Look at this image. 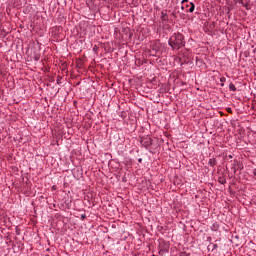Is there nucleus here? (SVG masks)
<instances>
[{"mask_svg": "<svg viewBox=\"0 0 256 256\" xmlns=\"http://www.w3.org/2000/svg\"><path fill=\"white\" fill-rule=\"evenodd\" d=\"M180 256H187V253L181 252V253H180Z\"/></svg>", "mask_w": 256, "mask_h": 256, "instance_id": "21", "label": "nucleus"}, {"mask_svg": "<svg viewBox=\"0 0 256 256\" xmlns=\"http://www.w3.org/2000/svg\"><path fill=\"white\" fill-rule=\"evenodd\" d=\"M189 0H182V5L188 4Z\"/></svg>", "mask_w": 256, "mask_h": 256, "instance_id": "18", "label": "nucleus"}, {"mask_svg": "<svg viewBox=\"0 0 256 256\" xmlns=\"http://www.w3.org/2000/svg\"><path fill=\"white\" fill-rule=\"evenodd\" d=\"M52 191H57V186L53 185L52 186Z\"/></svg>", "mask_w": 256, "mask_h": 256, "instance_id": "19", "label": "nucleus"}, {"mask_svg": "<svg viewBox=\"0 0 256 256\" xmlns=\"http://www.w3.org/2000/svg\"><path fill=\"white\" fill-rule=\"evenodd\" d=\"M150 49L152 51H161V42H159V40H155L150 44Z\"/></svg>", "mask_w": 256, "mask_h": 256, "instance_id": "3", "label": "nucleus"}, {"mask_svg": "<svg viewBox=\"0 0 256 256\" xmlns=\"http://www.w3.org/2000/svg\"><path fill=\"white\" fill-rule=\"evenodd\" d=\"M227 112L228 113H233V110H231V108H227Z\"/></svg>", "mask_w": 256, "mask_h": 256, "instance_id": "20", "label": "nucleus"}, {"mask_svg": "<svg viewBox=\"0 0 256 256\" xmlns=\"http://www.w3.org/2000/svg\"><path fill=\"white\" fill-rule=\"evenodd\" d=\"M214 247H217V244H214Z\"/></svg>", "mask_w": 256, "mask_h": 256, "instance_id": "26", "label": "nucleus"}, {"mask_svg": "<svg viewBox=\"0 0 256 256\" xmlns=\"http://www.w3.org/2000/svg\"><path fill=\"white\" fill-rule=\"evenodd\" d=\"M161 21H169V15H167L165 12H161Z\"/></svg>", "mask_w": 256, "mask_h": 256, "instance_id": "7", "label": "nucleus"}, {"mask_svg": "<svg viewBox=\"0 0 256 256\" xmlns=\"http://www.w3.org/2000/svg\"><path fill=\"white\" fill-rule=\"evenodd\" d=\"M149 53H150V55L152 56V57H157V55H158V53H159V51H154V50H149Z\"/></svg>", "mask_w": 256, "mask_h": 256, "instance_id": "10", "label": "nucleus"}, {"mask_svg": "<svg viewBox=\"0 0 256 256\" xmlns=\"http://www.w3.org/2000/svg\"><path fill=\"white\" fill-rule=\"evenodd\" d=\"M188 7H191L190 3L189 4H185V5L182 4V9H185V8L187 9Z\"/></svg>", "mask_w": 256, "mask_h": 256, "instance_id": "15", "label": "nucleus"}, {"mask_svg": "<svg viewBox=\"0 0 256 256\" xmlns=\"http://www.w3.org/2000/svg\"><path fill=\"white\" fill-rule=\"evenodd\" d=\"M195 11V3L190 2V8L186 10L187 13H193Z\"/></svg>", "mask_w": 256, "mask_h": 256, "instance_id": "9", "label": "nucleus"}, {"mask_svg": "<svg viewBox=\"0 0 256 256\" xmlns=\"http://www.w3.org/2000/svg\"><path fill=\"white\" fill-rule=\"evenodd\" d=\"M139 143L142 145V147H145V149H149V147H152V149H157L159 147V141L157 139H152L149 136H140Z\"/></svg>", "mask_w": 256, "mask_h": 256, "instance_id": "2", "label": "nucleus"}, {"mask_svg": "<svg viewBox=\"0 0 256 256\" xmlns=\"http://www.w3.org/2000/svg\"><path fill=\"white\" fill-rule=\"evenodd\" d=\"M212 231H217L219 229V224L214 223L211 227Z\"/></svg>", "mask_w": 256, "mask_h": 256, "instance_id": "12", "label": "nucleus"}, {"mask_svg": "<svg viewBox=\"0 0 256 256\" xmlns=\"http://www.w3.org/2000/svg\"><path fill=\"white\" fill-rule=\"evenodd\" d=\"M229 89H230V91H237V87H235V84H233V83L229 84Z\"/></svg>", "mask_w": 256, "mask_h": 256, "instance_id": "11", "label": "nucleus"}, {"mask_svg": "<svg viewBox=\"0 0 256 256\" xmlns=\"http://www.w3.org/2000/svg\"><path fill=\"white\" fill-rule=\"evenodd\" d=\"M218 183H220V185H225V183H227V179H225L224 175L218 177Z\"/></svg>", "mask_w": 256, "mask_h": 256, "instance_id": "6", "label": "nucleus"}, {"mask_svg": "<svg viewBox=\"0 0 256 256\" xmlns=\"http://www.w3.org/2000/svg\"><path fill=\"white\" fill-rule=\"evenodd\" d=\"M242 7H245L247 11L251 10V1L250 0H244L242 3H240Z\"/></svg>", "mask_w": 256, "mask_h": 256, "instance_id": "5", "label": "nucleus"}, {"mask_svg": "<svg viewBox=\"0 0 256 256\" xmlns=\"http://www.w3.org/2000/svg\"><path fill=\"white\" fill-rule=\"evenodd\" d=\"M16 235H21V229L19 227H16Z\"/></svg>", "mask_w": 256, "mask_h": 256, "instance_id": "16", "label": "nucleus"}, {"mask_svg": "<svg viewBox=\"0 0 256 256\" xmlns=\"http://www.w3.org/2000/svg\"><path fill=\"white\" fill-rule=\"evenodd\" d=\"M229 158H230V159H233V156H232V155H229Z\"/></svg>", "mask_w": 256, "mask_h": 256, "instance_id": "25", "label": "nucleus"}, {"mask_svg": "<svg viewBox=\"0 0 256 256\" xmlns=\"http://www.w3.org/2000/svg\"><path fill=\"white\" fill-rule=\"evenodd\" d=\"M220 81L222 82L220 85H221V87H224L225 86V81H227V79L225 78V77H221L220 78Z\"/></svg>", "mask_w": 256, "mask_h": 256, "instance_id": "13", "label": "nucleus"}, {"mask_svg": "<svg viewBox=\"0 0 256 256\" xmlns=\"http://www.w3.org/2000/svg\"><path fill=\"white\" fill-rule=\"evenodd\" d=\"M81 219H82V221H85V219H87V215L82 214V215H81Z\"/></svg>", "mask_w": 256, "mask_h": 256, "instance_id": "17", "label": "nucleus"}, {"mask_svg": "<svg viewBox=\"0 0 256 256\" xmlns=\"http://www.w3.org/2000/svg\"><path fill=\"white\" fill-rule=\"evenodd\" d=\"M65 205L67 207V209H71V201H65Z\"/></svg>", "mask_w": 256, "mask_h": 256, "instance_id": "14", "label": "nucleus"}, {"mask_svg": "<svg viewBox=\"0 0 256 256\" xmlns=\"http://www.w3.org/2000/svg\"><path fill=\"white\" fill-rule=\"evenodd\" d=\"M35 61H39V58H38V57H35Z\"/></svg>", "mask_w": 256, "mask_h": 256, "instance_id": "24", "label": "nucleus"}, {"mask_svg": "<svg viewBox=\"0 0 256 256\" xmlns=\"http://www.w3.org/2000/svg\"><path fill=\"white\" fill-rule=\"evenodd\" d=\"M56 81H57L58 84H60L61 83V78H58Z\"/></svg>", "mask_w": 256, "mask_h": 256, "instance_id": "22", "label": "nucleus"}, {"mask_svg": "<svg viewBox=\"0 0 256 256\" xmlns=\"http://www.w3.org/2000/svg\"><path fill=\"white\" fill-rule=\"evenodd\" d=\"M231 169H232L233 173H237V169H239L240 171H241V169H243V164H241L237 161H234L232 163V168Z\"/></svg>", "mask_w": 256, "mask_h": 256, "instance_id": "4", "label": "nucleus"}, {"mask_svg": "<svg viewBox=\"0 0 256 256\" xmlns=\"http://www.w3.org/2000/svg\"><path fill=\"white\" fill-rule=\"evenodd\" d=\"M168 45L173 49V51H179V49L185 47V36L179 32H175L170 36Z\"/></svg>", "mask_w": 256, "mask_h": 256, "instance_id": "1", "label": "nucleus"}, {"mask_svg": "<svg viewBox=\"0 0 256 256\" xmlns=\"http://www.w3.org/2000/svg\"><path fill=\"white\" fill-rule=\"evenodd\" d=\"M208 165H210V167H215V165H217V159L211 158V159L208 161Z\"/></svg>", "mask_w": 256, "mask_h": 256, "instance_id": "8", "label": "nucleus"}, {"mask_svg": "<svg viewBox=\"0 0 256 256\" xmlns=\"http://www.w3.org/2000/svg\"><path fill=\"white\" fill-rule=\"evenodd\" d=\"M138 163H143V159L142 158L138 159Z\"/></svg>", "mask_w": 256, "mask_h": 256, "instance_id": "23", "label": "nucleus"}]
</instances>
